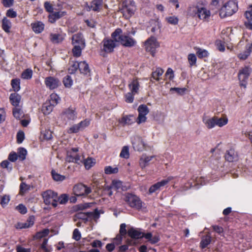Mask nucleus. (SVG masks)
<instances>
[{
    "mask_svg": "<svg viewBox=\"0 0 252 252\" xmlns=\"http://www.w3.org/2000/svg\"><path fill=\"white\" fill-rule=\"evenodd\" d=\"M112 37L116 42H120L121 44L125 47H131L134 46L136 42L131 37L126 34H122V31L121 29H117L112 33Z\"/></svg>",
    "mask_w": 252,
    "mask_h": 252,
    "instance_id": "f257e3e1",
    "label": "nucleus"
},
{
    "mask_svg": "<svg viewBox=\"0 0 252 252\" xmlns=\"http://www.w3.org/2000/svg\"><path fill=\"white\" fill-rule=\"evenodd\" d=\"M237 9L238 6L235 0H229L221 7L220 15L221 18L230 16L235 13Z\"/></svg>",
    "mask_w": 252,
    "mask_h": 252,
    "instance_id": "f03ea898",
    "label": "nucleus"
},
{
    "mask_svg": "<svg viewBox=\"0 0 252 252\" xmlns=\"http://www.w3.org/2000/svg\"><path fill=\"white\" fill-rule=\"evenodd\" d=\"M135 10L134 3L130 0H126L124 1L122 4V8L121 9L124 16L127 19L134 14Z\"/></svg>",
    "mask_w": 252,
    "mask_h": 252,
    "instance_id": "7ed1b4c3",
    "label": "nucleus"
},
{
    "mask_svg": "<svg viewBox=\"0 0 252 252\" xmlns=\"http://www.w3.org/2000/svg\"><path fill=\"white\" fill-rule=\"evenodd\" d=\"M44 202L46 205L52 204L54 207L57 205V194L51 190H47L42 194Z\"/></svg>",
    "mask_w": 252,
    "mask_h": 252,
    "instance_id": "20e7f679",
    "label": "nucleus"
},
{
    "mask_svg": "<svg viewBox=\"0 0 252 252\" xmlns=\"http://www.w3.org/2000/svg\"><path fill=\"white\" fill-rule=\"evenodd\" d=\"M125 201L128 205L137 210H140L142 207V202L140 198L133 194H127L125 197Z\"/></svg>",
    "mask_w": 252,
    "mask_h": 252,
    "instance_id": "39448f33",
    "label": "nucleus"
},
{
    "mask_svg": "<svg viewBox=\"0 0 252 252\" xmlns=\"http://www.w3.org/2000/svg\"><path fill=\"white\" fill-rule=\"evenodd\" d=\"M193 8L195 9V14L197 15L200 20L203 21H208L211 15L210 12L204 6L202 5L201 3L197 4Z\"/></svg>",
    "mask_w": 252,
    "mask_h": 252,
    "instance_id": "423d86ee",
    "label": "nucleus"
},
{
    "mask_svg": "<svg viewBox=\"0 0 252 252\" xmlns=\"http://www.w3.org/2000/svg\"><path fill=\"white\" fill-rule=\"evenodd\" d=\"M99 213L95 210L93 212H80L76 213L74 216V220L76 221L77 220H82L85 221H87L92 219H96L99 218Z\"/></svg>",
    "mask_w": 252,
    "mask_h": 252,
    "instance_id": "0eeeda50",
    "label": "nucleus"
},
{
    "mask_svg": "<svg viewBox=\"0 0 252 252\" xmlns=\"http://www.w3.org/2000/svg\"><path fill=\"white\" fill-rule=\"evenodd\" d=\"M145 46L146 50L154 56L156 49L159 47V44L155 37L151 36L145 41Z\"/></svg>",
    "mask_w": 252,
    "mask_h": 252,
    "instance_id": "6e6552de",
    "label": "nucleus"
},
{
    "mask_svg": "<svg viewBox=\"0 0 252 252\" xmlns=\"http://www.w3.org/2000/svg\"><path fill=\"white\" fill-rule=\"evenodd\" d=\"M77 148H73L67 153L66 160L68 162H72L80 164L82 162V158L78 154Z\"/></svg>",
    "mask_w": 252,
    "mask_h": 252,
    "instance_id": "1a4fd4ad",
    "label": "nucleus"
},
{
    "mask_svg": "<svg viewBox=\"0 0 252 252\" xmlns=\"http://www.w3.org/2000/svg\"><path fill=\"white\" fill-rule=\"evenodd\" d=\"M73 190L74 194L77 196H86L91 192V189L83 184L76 185Z\"/></svg>",
    "mask_w": 252,
    "mask_h": 252,
    "instance_id": "9d476101",
    "label": "nucleus"
},
{
    "mask_svg": "<svg viewBox=\"0 0 252 252\" xmlns=\"http://www.w3.org/2000/svg\"><path fill=\"white\" fill-rule=\"evenodd\" d=\"M251 72V68L248 66H245L240 70L238 73V78L240 81L241 86L246 87V82L248 79Z\"/></svg>",
    "mask_w": 252,
    "mask_h": 252,
    "instance_id": "9b49d317",
    "label": "nucleus"
},
{
    "mask_svg": "<svg viewBox=\"0 0 252 252\" xmlns=\"http://www.w3.org/2000/svg\"><path fill=\"white\" fill-rule=\"evenodd\" d=\"M138 117L136 122L138 124L145 122L146 121V115L149 113V110L147 105H140L138 108Z\"/></svg>",
    "mask_w": 252,
    "mask_h": 252,
    "instance_id": "f8f14e48",
    "label": "nucleus"
},
{
    "mask_svg": "<svg viewBox=\"0 0 252 252\" xmlns=\"http://www.w3.org/2000/svg\"><path fill=\"white\" fill-rule=\"evenodd\" d=\"M172 177H169L167 179L162 180L161 181L152 185L149 189V193L152 194L157 191L160 190L162 187L167 185L169 181L172 180Z\"/></svg>",
    "mask_w": 252,
    "mask_h": 252,
    "instance_id": "ddd939ff",
    "label": "nucleus"
},
{
    "mask_svg": "<svg viewBox=\"0 0 252 252\" xmlns=\"http://www.w3.org/2000/svg\"><path fill=\"white\" fill-rule=\"evenodd\" d=\"M45 84L49 89L53 90L58 88L61 85V82L58 78L50 76L45 78Z\"/></svg>",
    "mask_w": 252,
    "mask_h": 252,
    "instance_id": "4468645a",
    "label": "nucleus"
},
{
    "mask_svg": "<svg viewBox=\"0 0 252 252\" xmlns=\"http://www.w3.org/2000/svg\"><path fill=\"white\" fill-rule=\"evenodd\" d=\"M67 15L65 11H54L48 16V21L51 23H55L59 19Z\"/></svg>",
    "mask_w": 252,
    "mask_h": 252,
    "instance_id": "2eb2a0df",
    "label": "nucleus"
},
{
    "mask_svg": "<svg viewBox=\"0 0 252 252\" xmlns=\"http://www.w3.org/2000/svg\"><path fill=\"white\" fill-rule=\"evenodd\" d=\"M115 40L110 39H104L102 41L103 49L106 53H111L113 51L116 47Z\"/></svg>",
    "mask_w": 252,
    "mask_h": 252,
    "instance_id": "dca6fc26",
    "label": "nucleus"
},
{
    "mask_svg": "<svg viewBox=\"0 0 252 252\" xmlns=\"http://www.w3.org/2000/svg\"><path fill=\"white\" fill-rule=\"evenodd\" d=\"M155 158L154 156H148L146 154H143L140 157L139 161V164L141 169H143L148 166L150 161Z\"/></svg>",
    "mask_w": 252,
    "mask_h": 252,
    "instance_id": "f3484780",
    "label": "nucleus"
},
{
    "mask_svg": "<svg viewBox=\"0 0 252 252\" xmlns=\"http://www.w3.org/2000/svg\"><path fill=\"white\" fill-rule=\"evenodd\" d=\"M72 43L73 46L85 47V42L82 33H78L72 37Z\"/></svg>",
    "mask_w": 252,
    "mask_h": 252,
    "instance_id": "a211bd4d",
    "label": "nucleus"
},
{
    "mask_svg": "<svg viewBox=\"0 0 252 252\" xmlns=\"http://www.w3.org/2000/svg\"><path fill=\"white\" fill-rule=\"evenodd\" d=\"M132 143L134 149L136 151H142L144 149V143L142 139L139 137H134Z\"/></svg>",
    "mask_w": 252,
    "mask_h": 252,
    "instance_id": "6ab92c4d",
    "label": "nucleus"
},
{
    "mask_svg": "<svg viewBox=\"0 0 252 252\" xmlns=\"http://www.w3.org/2000/svg\"><path fill=\"white\" fill-rule=\"evenodd\" d=\"M127 235L132 239H138L143 237L144 233L137 229L132 227L128 230Z\"/></svg>",
    "mask_w": 252,
    "mask_h": 252,
    "instance_id": "aec40b11",
    "label": "nucleus"
},
{
    "mask_svg": "<svg viewBox=\"0 0 252 252\" xmlns=\"http://www.w3.org/2000/svg\"><path fill=\"white\" fill-rule=\"evenodd\" d=\"M62 117L64 119H67L69 120H74L77 117L76 112L74 109L69 108L63 112Z\"/></svg>",
    "mask_w": 252,
    "mask_h": 252,
    "instance_id": "412c9836",
    "label": "nucleus"
},
{
    "mask_svg": "<svg viewBox=\"0 0 252 252\" xmlns=\"http://www.w3.org/2000/svg\"><path fill=\"white\" fill-rule=\"evenodd\" d=\"M225 158L229 162H234L238 160V154L234 149H230L226 152Z\"/></svg>",
    "mask_w": 252,
    "mask_h": 252,
    "instance_id": "4be33fe9",
    "label": "nucleus"
},
{
    "mask_svg": "<svg viewBox=\"0 0 252 252\" xmlns=\"http://www.w3.org/2000/svg\"><path fill=\"white\" fill-rule=\"evenodd\" d=\"M79 70L81 74L86 75L90 74V69L86 62H80L79 63Z\"/></svg>",
    "mask_w": 252,
    "mask_h": 252,
    "instance_id": "5701e85b",
    "label": "nucleus"
},
{
    "mask_svg": "<svg viewBox=\"0 0 252 252\" xmlns=\"http://www.w3.org/2000/svg\"><path fill=\"white\" fill-rule=\"evenodd\" d=\"M202 121L206 126L209 129L212 128L216 126L215 116L211 118L207 117H204Z\"/></svg>",
    "mask_w": 252,
    "mask_h": 252,
    "instance_id": "b1692460",
    "label": "nucleus"
},
{
    "mask_svg": "<svg viewBox=\"0 0 252 252\" xmlns=\"http://www.w3.org/2000/svg\"><path fill=\"white\" fill-rule=\"evenodd\" d=\"M50 39L53 43H59L62 42L64 39V35L58 33H51Z\"/></svg>",
    "mask_w": 252,
    "mask_h": 252,
    "instance_id": "393cba45",
    "label": "nucleus"
},
{
    "mask_svg": "<svg viewBox=\"0 0 252 252\" xmlns=\"http://www.w3.org/2000/svg\"><path fill=\"white\" fill-rule=\"evenodd\" d=\"M31 26L33 31L37 33L41 32L44 29V25L40 21L32 23Z\"/></svg>",
    "mask_w": 252,
    "mask_h": 252,
    "instance_id": "a878e982",
    "label": "nucleus"
},
{
    "mask_svg": "<svg viewBox=\"0 0 252 252\" xmlns=\"http://www.w3.org/2000/svg\"><path fill=\"white\" fill-rule=\"evenodd\" d=\"M9 99L11 104L16 107L19 105L21 99V97L17 93H13L10 94Z\"/></svg>",
    "mask_w": 252,
    "mask_h": 252,
    "instance_id": "bb28decb",
    "label": "nucleus"
},
{
    "mask_svg": "<svg viewBox=\"0 0 252 252\" xmlns=\"http://www.w3.org/2000/svg\"><path fill=\"white\" fill-rule=\"evenodd\" d=\"M139 83L137 79H134L129 84L128 87L133 94H138L139 89Z\"/></svg>",
    "mask_w": 252,
    "mask_h": 252,
    "instance_id": "cd10ccee",
    "label": "nucleus"
},
{
    "mask_svg": "<svg viewBox=\"0 0 252 252\" xmlns=\"http://www.w3.org/2000/svg\"><path fill=\"white\" fill-rule=\"evenodd\" d=\"M54 106V104L46 101L42 106V111L45 115L49 114L52 111Z\"/></svg>",
    "mask_w": 252,
    "mask_h": 252,
    "instance_id": "c85d7f7f",
    "label": "nucleus"
},
{
    "mask_svg": "<svg viewBox=\"0 0 252 252\" xmlns=\"http://www.w3.org/2000/svg\"><path fill=\"white\" fill-rule=\"evenodd\" d=\"M134 120L132 115H125L120 120L119 122L123 125H129L133 123Z\"/></svg>",
    "mask_w": 252,
    "mask_h": 252,
    "instance_id": "c756f323",
    "label": "nucleus"
},
{
    "mask_svg": "<svg viewBox=\"0 0 252 252\" xmlns=\"http://www.w3.org/2000/svg\"><path fill=\"white\" fill-rule=\"evenodd\" d=\"M11 27V23L9 20L4 17L2 20V28L6 32H9Z\"/></svg>",
    "mask_w": 252,
    "mask_h": 252,
    "instance_id": "7c9ffc66",
    "label": "nucleus"
},
{
    "mask_svg": "<svg viewBox=\"0 0 252 252\" xmlns=\"http://www.w3.org/2000/svg\"><path fill=\"white\" fill-rule=\"evenodd\" d=\"M102 0H94L91 5V9L94 11H97L101 8Z\"/></svg>",
    "mask_w": 252,
    "mask_h": 252,
    "instance_id": "2f4dec72",
    "label": "nucleus"
},
{
    "mask_svg": "<svg viewBox=\"0 0 252 252\" xmlns=\"http://www.w3.org/2000/svg\"><path fill=\"white\" fill-rule=\"evenodd\" d=\"M107 189H123V183L120 181H113L110 186L106 188Z\"/></svg>",
    "mask_w": 252,
    "mask_h": 252,
    "instance_id": "473e14b6",
    "label": "nucleus"
},
{
    "mask_svg": "<svg viewBox=\"0 0 252 252\" xmlns=\"http://www.w3.org/2000/svg\"><path fill=\"white\" fill-rule=\"evenodd\" d=\"M82 163H83L86 169H89L95 164V160L92 158H88L84 159Z\"/></svg>",
    "mask_w": 252,
    "mask_h": 252,
    "instance_id": "72a5a7b5",
    "label": "nucleus"
},
{
    "mask_svg": "<svg viewBox=\"0 0 252 252\" xmlns=\"http://www.w3.org/2000/svg\"><path fill=\"white\" fill-rule=\"evenodd\" d=\"M216 126L219 127H222L226 125L228 123V119L226 117L218 118L215 116Z\"/></svg>",
    "mask_w": 252,
    "mask_h": 252,
    "instance_id": "f704fd0d",
    "label": "nucleus"
},
{
    "mask_svg": "<svg viewBox=\"0 0 252 252\" xmlns=\"http://www.w3.org/2000/svg\"><path fill=\"white\" fill-rule=\"evenodd\" d=\"M31 186L27 185L25 182H22L20 185L19 194L24 195L30 189Z\"/></svg>",
    "mask_w": 252,
    "mask_h": 252,
    "instance_id": "c9c22d12",
    "label": "nucleus"
},
{
    "mask_svg": "<svg viewBox=\"0 0 252 252\" xmlns=\"http://www.w3.org/2000/svg\"><path fill=\"white\" fill-rule=\"evenodd\" d=\"M211 241V237L210 235H207L203 237L200 242V247L202 249L206 248L210 243Z\"/></svg>",
    "mask_w": 252,
    "mask_h": 252,
    "instance_id": "e433bc0d",
    "label": "nucleus"
},
{
    "mask_svg": "<svg viewBox=\"0 0 252 252\" xmlns=\"http://www.w3.org/2000/svg\"><path fill=\"white\" fill-rule=\"evenodd\" d=\"M163 70L161 68H157L155 71L153 72L152 74V78L157 81H159L160 77L163 74Z\"/></svg>",
    "mask_w": 252,
    "mask_h": 252,
    "instance_id": "4c0bfd02",
    "label": "nucleus"
},
{
    "mask_svg": "<svg viewBox=\"0 0 252 252\" xmlns=\"http://www.w3.org/2000/svg\"><path fill=\"white\" fill-rule=\"evenodd\" d=\"M85 48V47L79 46L77 45L74 46L72 52L74 57H79L81 55L82 50Z\"/></svg>",
    "mask_w": 252,
    "mask_h": 252,
    "instance_id": "58836bf2",
    "label": "nucleus"
},
{
    "mask_svg": "<svg viewBox=\"0 0 252 252\" xmlns=\"http://www.w3.org/2000/svg\"><path fill=\"white\" fill-rule=\"evenodd\" d=\"M40 138L43 140H48L52 138V132L50 130H45L41 132Z\"/></svg>",
    "mask_w": 252,
    "mask_h": 252,
    "instance_id": "ea45409f",
    "label": "nucleus"
},
{
    "mask_svg": "<svg viewBox=\"0 0 252 252\" xmlns=\"http://www.w3.org/2000/svg\"><path fill=\"white\" fill-rule=\"evenodd\" d=\"M11 85L14 92H18L20 89V80L19 79H14L11 80Z\"/></svg>",
    "mask_w": 252,
    "mask_h": 252,
    "instance_id": "a19ab883",
    "label": "nucleus"
},
{
    "mask_svg": "<svg viewBox=\"0 0 252 252\" xmlns=\"http://www.w3.org/2000/svg\"><path fill=\"white\" fill-rule=\"evenodd\" d=\"M79 63L77 62H72V63L68 69V73L70 74L75 73L77 70L79 69Z\"/></svg>",
    "mask_w": 252,
    "mask_h": 252,
    "instance_id": "79ce46f5",
    "label": "nucleus"
},
{
    "mask_svg": "<svg viewBox=\"0 0 252 252\" xmlns=\"http://www.w3.org/2000/svg\"><path fill=\"white\" fill-rule=\"evenodd\" d=\"M51 174L53 179L56 181H63L65 179L64 176L60 175L54 170L52 171Z\"/></svg>",
    "mask_w": 252,
    "mask_h": 252,
    "instance_id": "37998d69",
    "label": "nucleus"
},
{
    "mask_svg": "<svg viewBox=\"0 0 252 252\" xmlns=\"http://www.w3.org/2000/svg\"><path fill=\"white\" fill-rule=\"evenodd\" d=\"M32 76V71L31 69H27L21 74V78L24 79H30Z\"/></svg>",
    "mask_w": 252,
    "mask_h": 252,
    "instance_id": "c03bdc74",
    "label": "nucleus"
},
{
    "mask_svg": "<svg viewBox=\"0 0 252 252\" xmlns=\"http://www.w3.org/2000/svg\"><path fill=\"white\" fill-rule=\"evenodd\" d=\"M118 171L117 167H113L111 166H106L104 168V172L106 174H116L118 172Z\"/></svg>",
    "mask_w": 252,
    "mask_h": 252,
    "instance_id": "a18cd8bd",
    "label": "nucleus"
},
{
    "mask_svg": "<svg viewBox=\"0 0 252 252\" xmlns=\"http://www.w3.org/2000/svg\"><path fill=\"white\" fill-rule=\"evenodd\" d=\"M120 156L121 158H128L129 157V148L128 146H124L121 152Z\"/></svg>",
    "mask_w": 252,
    "mask_h": 252,
    "instance_id": "49530a36",
    "label": "nucleus"
},
{
    "mask_svg": "<svg viewBox=\"0 0 252 252\" xmlns=\"http://www.w3.org/2000/svg\"><path fill=\"white\" fill-rule=\"evenodd\" d=\"M120 234L121 235L118 236L116 239L121 241L122 239V236H125L126 234V224L125 223H122L120 225Z\"/></svg>",
    "mask_w": 252,
    "mask_h": 252,
    "instance_id": "de8ad7c7",
    "label": "nucleus"
},
{
    "mask_svg": "<svg viewBox=\"0 0 252 252\" xmlns=\"http://www.w3.org/2000/svg\"><path fill=\"white\" fill-rule=\"evenodd\" d=\"M72 80L70 76L67 75L63 78V83L65 87L70 88L72 86Z\"/></svg>",
    "mask_w": 252,
    "mask_h": 252,
    "instance_id": "09e8293b",
    "label": "nucleus"
},
{
    "mask_svg": "<svg viewBox=\"0 0 252 252\" xmlns=\"http://www.w3.org/2000/svg\"><path fill=\"white\" fill-rule=\"evenodd\" d=\"M57 202L61 204H65L68 200V196L66 194H63L59 197L57 196Z\"/></svg>",
    "mask_w": 252,
    "mask_h": 252,
    "instance_id": "8fccbe9b",
    "label": "nucleus"
},
{
    "mask_svg": "<svg viewBox=\"0 0 252 252\" xmlns=\"http://www.w3.org/2000/svg\"><path fill=\"white\" fill-rule=\"evenodd\" d=\"M166 20L170 24L176 25L178 24L179 19L178 18L175 16H169L166 18Z\"/></svg>",
    "mask_w": 252,
    "mask_h": 252,
    "instance_id": "3c124183",
    "label": "nucleus"
},
{
    "mask_svg": "<svg viewBox=\"0 0 252 252\" xmlns=\"http://www.w3.org/2000/svg\"><path fill=\"white\" fill-rule=\"evenodd\" d=\"M27 153L26 150L23 148L18 149V153L19 158L22 160L25 159L26 158Z\"/></svg>",
    "mask_w": 252,
    "mask_h": 252,
    "instance_id": "603ef678",
    "label": "nucleus"
},
{
    "mask_svg": "<svg viewBox=\"0 0 252 252\" xmlns=\"http://www.w3.org/2000/svg\"><path fill=\"white\" fill-rule=\"evenodd\" d=\"M250 51H248L246 49L243 52L238 55V57L241 60H246L250 55Z\"/></svg>",
    "mask_w": 252,
    "mask_h": 252,
    "instance_id": "864d4df0",
    "label": "nucleus"
},
{
    "mask_svg": "<svg viewBox=\"0 0 252 252\" xmlns=\"http://www.w3.org/2000/svg\"><path fill=\"white\" fill-rule=\"evenodd\" d=\"M80 130H81V128L79 126V124L74 125L72 126L69 128L68 130V133H77Z\"/></svg>",
    "mask_w": 252,
    "mask_h": 252,
    "instance_id": "5fc2aeb1",
    "label": "nucleus"
},
{
    "mask_svg": "<svg viewBox=\"0 0 252 252\" xmlns=\"http://www.w3.org/2000/svg\"><path fill=\"white\" fill-rule=\"evenodd\" d=\"M34 218L33 216H31L29 218L26 222H23L24 226H25V228H29L34 223Z\"/></svg>",
    "mask_w": 252,
    "mask_h": 252,
    "instance_id": "6e6d98bb",
    "label": "nucleus"
},
{
    "mask_svg": "<svg viewBox=\"0 0 252 252\" xmlns=\"http://www.w3.org/2000/svg\"><path fill=\"white\" fill-rule=\"evenodd\" d=\"M13 114L16 119H20L22 117L23 113L20 108L15 107L13 110Z\"/></svg>",
    "mask_w": 252,
    "mask_h": 252,
    "instance_id": "4d7b16f0",
    "label": "nucleus"
},
{
    "mask_svg": "<svg viewBox=\"0 0 252 252\" xmlns=\"http://www.w3.org/2000/svg\"><path fill=\"white\" fill-rule=\"evenodd\" d=\"M60 100L59 97L56 94H52L50 95V99L48 102H51L52 104H54L55 106L56 105Z\"/></svg>",
    "mask_w": 252,
    "mask_h": 252,
    "instance_id": "13d9d810",
    "label": "nucleus"
},
{
    "mask_svg": "<svg viewBox=\"0 0 252 252\" xmlns=\"http://www.w3.org/2000/svg\"><path fill=\"white\" fill-rule=\"evenodd\" d=\"M188 60L190 66H192L196 63V57L193 54H190L188 56Z\"/></svg>",
    "mask_w": 252,
    "mask_h": 252,
    "instance_id": "bf43d9fd",
    "label": "nucleus"
},
{
    "mask_svg": "<svg viewBox=\"0 0 252 252\" xmlns=\"http://www.w3.org/2000/svg\"><path fill=\"white\" fill-rule=\"evenodd\" d=\"M245 15L247 20L252 21V4L249 6L248 10L245 13Z\"/></svg>",
    "mask_w": 252,
    "mask_h": 252,
    "instance_id": "052dcab7",
    "label": "nucleus"
},
{
    "mask_svg": "<svg viewBox=\"0 0 252 252\" xmlns=\"http://www.w3.org/2000/svg\"><path fill=\"white\" fill-rule=\"evenodd\" d=\"M198 57L200 58L207 57L208 55V52L205 50L199 49L196 53Z\"/></svg>",
    "mask_w": 252,
    "mask_h": 252,
    "instance_id": "680f3d73",
    "label": "nucleus"
},
{
    "mask_svg": "<svg viewBox=\"0 0 252 252\" xmlns=\"http://www.w3.org/2000/svg\"><path fill=\"white\" fill-rule=\"evenodd\" d=\"M10 200L9 196L8 195H4L2 198H0V204L2 206L4 207L6 205Z\"/></svg>",
    "mask_w": 252,
    "mask_h": 252,
    "instance_id": "e2e57ef3",
    "label": "nucleus"
},
{
    "mask_svg": "<svg viewBox=\"0 0 252 252\" xmlns=\"http://www.w3.org/2000/svg\"><path fill=\"white\" fill-rule=\"evenodd\" d=\"M44 6L45 9L47 12L50 13H52L53 12H54L53 7L49 1H45L44 2Z\"/></svg>",
    "mask_w": 252,
    "mask_h": 252,
    "instance_id": "0e129e2a",
    "label": "nucleus"
},
{
    "mask_svg": "<svg viewBox=\"0 0 252 252\" xmlns=\"http://www.w3.org/2000/svg\"><path fill=\"white\" fill-rule=\"evenodd\" d=\"M216 45L218 49L220 52H223L225 50V46L224 43L221 40H217Z\"/></svg>",
    "mask_w": 252,
    "mask_h": 252,
    "instance_id": "69168bd1",
    "label": "nucleus"
},
{
    "mask_svg": "<svg viewBox=\"0 0 252 252\" xmlns=\"http://www.w3.org/2000/svg\"><path fill=\"white\" fill-rule=\"evenodd\" d=\"M81 237V233L77 228L75 229L73 232L72 238L76 241H79Z\"/></svg>",
    "mask_w": 252,
    "mask_h": 252,
    "instance_id": "338daca9",
    "label": "nucleus"
},
{
    "mask_svg": "<svg viewBox=\"0 0 252 252\" xmlns=\"http://www.w3.org/2000/svg\"><path fill=\"white\" fill-rule=\"evenodd\" d=\"M135 94H133L132 92L128 93L126 94V101L128 103H131L134 99V95Z\"/></svg>",
    "mask_w": 252,
    "mask_h": 252,
    "instance_id": "774afa93",
    "label": "nucleus"
}]
</instances>
